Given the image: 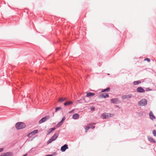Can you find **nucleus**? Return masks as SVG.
I'll return each instance as SVG.
<instances>
[{
	"label": "nucleus",
	"mask_w": 156,
	"mask_h": 156,
	"mask_svg": "<svg viewBox=\"0 0 156 156\" xmlns=\"http://www.w3.org/2000/svg\"><path fill=\"white\" fill-rule=\"evenodd\" d=\"M59 135V131H56L53 136L50 138L47 141V144H48L51 143L52 141L55 140L58 137Z\"/></svg>",
	"instance_id": "nucleus-1"
},
{
	"label": "nucleus",
	"mask_w": 156,
	"mask_h": 156,
	"mask_svg": "<svg viewBox=\"0 0 156 156\" xmlns=\"http://www.w3.org/2000/svg\"><path fill=\"white\" fill-rule=\"evenodd\" d=\"M26 124L23 122H19L15 124V127L18 129H20L25 128Z\"/></svg>",
	"instance_id": "nucleus-2"
},
{
	"label": "nucleus",
	"mask_w": 156,
	"mask_h": 156,
	"mask_svg": "<svg viewBox=\"0 0 156 156\" xmlns=\"http://www.w3.org/2000/svg\"><path fill=\"white\" fill-rule=\"evenodd\" d=\"M147 101L146 99H143L141 100L138 102V104L141 106H144L147 105Z\"/></svg>",
	"instance_id": "nucleus-3"
},
{
	"label": "nucleus",
	"mask_w": 156,
	"mask_h": 156,
	"mask_svg": "<svg viewBox=\"0 0 156 156\" xmlns=\"http://www.w3.org/2000/svg\"><path fill=\"white\" fill-rule=\"evenodd\" d=\"M110 101L111 103L114 104H117L121 102L117 98H112L111 99Z\"/></svg>",
	"instance_id": "nucleus-4"
},
{
	"label": "nucleus",
	"mask_w": 156,
	"mask_h": 156,
	"mask_svg": "<svg viewBox=\"0 0 156 156\" xmlns=\"http://www.w3.org/2000/svg\"><path fill=\"white\" fill-rule=\"evenodd\" d=\"M50 118V116L48 115V116H45L42 118L39 122V124H40L43 122H45L48 119H49Z\"/></svg>",
	"instance_id": "nucleus-5"
},
{
	"label": "nucleus",
	"mask_w": 156,
	"mask_h": 156,
	"mask_svg": "<svg viewBox=\"0 0 156 156\" xmlns=\"http://www.w3.org/2000/svg\"><path fill=\"white\" fill-rule=\"evenodd\" d=\"M110 114H108L107 113H104L102 114L101 115V117L103 119H108L110 117Z\"/></svg>",
	"instance_id": "nucleus-6"
},
{
	"label": "nucleus",
	"mask_w": 156,
	"mask_h": 156,
	"mask_svg": "<svg viewBox=\"0 0 156 156\" xmlns=\"http://www.w3.org/2000/svg\"><path fill=\"white\" fill-rule=\"evenodd\" d=\"M13 153L10 152H8L6 153H4L3 154L1 155L0 156H13Z\"/></svg>",
	"instance_id": "nucleus-7"
},
{
	"label": "nucleus",
	"mask_w": 156,
	"mask_h": 156,
	"mask_svg": "<svg viewBox=\"0 0 156 156\" xmlns=\"http://www.w3.org/2000/svg\"><path fill=\"white\" fill-rule=\"evenodd\" d=\"M68 148V145L66 144H65L61 147V151L62 152H64Z\"/></svg>",
	"instance_id": "nucleus-8"
},
{
	"label": "nucleus",
	"mask_w": 156,
	"mask_h": 156,
	"mask_svg": "<svg viewBox=\"0 0 156 156\" xmlns=\"http://www.w3.org/2000/svg\"><path fill=\"white\" fill-rule=\"evenodd\" d=\"M132 96V94H129L127 95H123L122 97V100L130 98Z\"/></svg>",
	"instance_id": "nucleus-9"
},
{
	"label": "nucleus",
	"mask_w": 156,
	"mask_h": 156,
	"mask_svg": "<svg viewBox=\"0 0 156 156\" xmlns=\"http://www.w3.org/2000/svg\"><path fill=\"white\" fill-rule=\"evenodd\" d=\"M65 119V117H63L62 120L56 125V127L57 128H58L60 126H61Z\"/></svg>",
	"instance_id": "nucleus-10"
},
{
	"label": "nucleus",
	"mask_w": 156,
	"mask_h": 156,
	"mask_svg": "<svg viewBox=\"0 0 156 156\" xmlns=\"http://www.w3.org/2000/svg\"><path fill=\"white\" fill-rule=\"evenodd\" d=\"M136 91L137 92L139 93H144L145 91V90L141 87H138L136 89Z\"/></svg>",
	"instance_id": "nucleus-11"
},
{
	"label": "nucleus",
	"mask_w": 156,
	"mask_h": 156,
	"mask_svg": "<svg viewBox=\"0 0 156 156\" xmlns=\"http://www.w3.org/2000/svg\"><path fill=\"white\" fill-rule=\"evenodd\" d=\"M100 98H107L109 97V95L108 94L104 93L102 94L99 95Z\"/></svg>",
	"instance_id": "nucleus-12"
},
{
	"label": "nucleus",
	"mask_w": 156,
	"mask_h": 156,
	"mask_svg": "<svg viewBox=\"0 0 156 156\" xmlns=\"http://www.w3.org/2000/svg\"><path fill=\"white\" fill-rule=\"evenodd\" d=\"M149 116L150 118L152 120H153L155 119V116L154 115L151 111H150V112Z\"/></svg>",
	"instance_id": "nucleus-13"
},
{
	"label": "nucleus",
	"mask_w": 156,
	"mask_h": 156,
	"mask_svg": "<svg viewBox=\"0 0 156 156\" xmlns=\"http://www.w3.org/2000/svg\"><path fill=\"white\" fill-rule=\"evenodd\" d=\"M79 115L77 113L74 114L73 115V118L75 119H78L79 118Z\"/></svg>",
	"instance_id": "nucleus-14"
},
{
	"label": "nucleus",
	"mask_w": 156,
	"mask_h": 156,
	"mask_svg": "<svg viewBox=\"0 0 156 156\" xmlns=\"http://www.w3.org/2000/svg\"><path fill=\"white\" fill-rule=\"evenodd\" d=\"M73 102L72 101H67L66 102H65L64 104V105L65 106H66L68 105H71V104H73Z\"/></svg>",
	"instance_id": "nucleus-15"
},
{
	"label": "nucleus",
	"mask_w": 156,
	"mask_h": 156,
	"mask_svg": "<svg viewBox=\"0 0 156 156\" xmlns=\"http://www.w3.org/2000/svg\"><path fill=\"white\" fill-rule=\"evenodd\" d=\"M95 95V94L93 93L89 92L87 93L86 95V97H89L92 96H94Z\"/></svg>",
	"instance_id": "nucleus-16"
},
{
	"label": "nucleus",
	"mask_w": 156,
	"mask_h": 156,
	"mask_svg": "<svg viewBox=\"0 0 156 156\" xmlns=\"http://www.w3.org/2000/svg\"><path fill=\"white\" fill-rule=\"evenodd\" d=\"M148 140L151 143H156L155 141L152 137H149L148 138Z\"/></svg>",
	"instance_id": "nucleus-17"
},
{
	"label": "nucleus",
	"mask_w": 156,
	"mask_h": 156,
	"mask_svg": "<svg viewBox=\"0 0 156 156\" xmlns=\"http://www.w3.org/2000/svg\"><path fill=\"white\" fill-rule=\"evenodd\" d=\"M110 88L109 87H108L106 89H103L102 90L101 92H108L109 91Z\"/></svg>",
	"instance_id": "nucleus-18"
},
{
	"label": "nucleus",
	"mask_w": 156,
	"mask_h": 156,
	"mask_svg": "<svg viewBox=\"0 0 156 156\" xmlns=\"http://www.w3.org/2000/svg\"><path fill=\"white\" fill-rule=\"evenodd\" d=\"M38 132V130L37 129L34 130L32 132H30V134H31L32 135H33L37 133Z\"/></svg>",
	"instance_id": "nucleus-19"
},
{
	"label": "nucleus",
	"mask_w": 156,
	"mask_h": 156,
	"mask_svg": "<svg viewBox=\"0 0 156 156\" xmlns=\"http://www.w3.org/2000/svg\"><path fill=\"white\" fill-rule=\"evenodd\" d=\"M141 83V81L139 80L137 81H134L133 84L134 85H137Z\"/></svg>",
	"instance_id": "nucleus-20"
},
{
	"label": "nucleus",
	"mask_w": 156,
	"mask_h": 156,
	"mask_svg": "<svg viewBox=\"0 0 156 156\" xmlns=\"http://www.w3.org/2000/svg\"><path fill=\"white\" fill-rule=\"evenodd\" d=\"M56 128L55 127H53L51 128L49 130L50 131L48 132V133H49L55 130V129Z\"/></svg>",
	"instance_id": "nucleus-21"
},
{
	"label": "nucleus",
	"mask_w": 156,
	"mask_h": 156,
	"mask_svg": "<svg viewBox=\"0 0 156 156\" xmlns=\"http://www.w3.org/2000/svg\"><path fill=\"white\" fill-rule=\"evenodd\" d=\"M65 98H61L58 100V101L60 102H62L65 100Z\"/></svg>",
	"instance_id": "nucleus-22"
},
{
	"label": "nucleus",
	"mask_w": 156,
	"mask_h": 156,
	"mask_svg": "<svg viewBox=\"0 0 156 156\" xmlns=\"http://www.w3.org/2000/svg\"><path fill=\"white\" fill-rule=\"evenodd\" d=\"M62 109V108L61 107H58L56 108L55 110V112H56L58 110H59L60 109Z\"/></svg>",
	"instance_id": "nucleus-23"
},
{
	"label": "nucleus",
	"mask_w": 156,
	"mask_h": 156,
	"mask_svg": "<svg viewBox=\"0 0 156 156\" xmlns=\"http://www.w3.org/2000/svg\"><path fill=\"white\" fill-rule=\"evenodd\" d=\"M152 133L154 136H156V131L155 130H154L153 131Z\"/></svg>",
	"instance_id": "nucleus-24"
},
{
	"label": "nucleus",
	"mask_w": 156,
	"mask_h": 156,
	"mask_svg": "<svg viewBox=\"0 0 156 156\" xmlns=\"http://www.w3.org/2000/svg\"><path fill=\"white\" fill-rule=\"evenodd\" d=\"M95 126H94L92 125H90L89 127H88V129H89V128H91L92 129H93L94 128Z\"/></svg>",
	"instance_id": "nucleus-25"
},
{
	"label": "nucleus",
	"mask_w": 156,
	"mask_h": 156,
	"mask_svg": "<svg viewBox=\"0 0 156 156\" xmlns=\"http://www.w3.org/2000/svg\"><path fill=\"white\" fill-rule=\"evenodd\" d=\"M152 90V89L149 88H147L146 89L145 91H150Z\"/></svg>",
	"instance_id": "nucleus-26"
},
{
	"label": "nucleus",
	"mask_w": 156,
	"mask_h": 156,
	"mask_svg": "<svg viewBox=\"0 0 156 156\" xmlns=\"http://www.w3.org/2000/svg\"><path fill=\"white\" fill-rule=\"evenodd\" d=\"M144 60L145 61H147L148 62H150V59L149 58H145Z\"/></svg>",
	"instance_id": "nucleus-27"
},
{
	"label": "nucleus",
	"mask_w": 156,
	"mask_h": 156,
	"mask_svg": "<svg viewBox=\"0 0 156 156\" xmlns=\"http://www.w3.org/2000/svg\"><path fill=\"white\" fill-rule=\"evenodd\" d=\"M31 134H30V133L27 135V136L28 137H31L32 136Z\"/></svg>",
	"instance_id": "nucleus-28"
},
{
	"label": "nucleus",
	"mask_w": 156,
	"mask_h": 156,
	"mask_svg": "<svg viewBox=\"0 0 156 156\" xmlns=\"http://www.w3.org/2000/svg\"><path fill=\"white\" fill-rule=\"evenodd\" d=\"M95 109V108L94 107H92L91 108V111H93Z\"/></svg>",
	"instance_id": "nucleus-29"
},
{
	"label": "nucleus",
	"mask_w": 156,
	"mask_h": 156,
	"mask_svg": "<svg viewBox=\"0 0 156 156\" xmlns=\"http://www.w3.org/2000/svg\"><path fill=\"white\" fill-rule=\"evenodd\" d=\"M3 150V148H0V152L2 151Z\"/></svg>",
	"instance_id": "nucleus-30"
},
{
	"label": "nucleus",
	"mask_w": 156,
	"mask_h": 156,
	"mask_svg": "<svg viewBox=\"0 0 156 156\" xmlns=\"http://www.w3.org/2000/svg\"><path fill=\"white\" fill-rule=\"evenodd\" d=\"M45 156H53V155L52 154H48L46 155Z\"/></svg>",
	"instance_id": "nucleus-31"
},
{
	"label": "nucleus",
	"mask_w": 156,
	"mask_h": 156,
	"mask_svg": "<svg viewBox=\"0 0 156 156\" xmlns=\"http://www.w3.org/2000/svg\"><path fill=\"white\" fill-rule=\"evenodd\" d=\"M34 137H33L32 138V139H31V140H33V138H34Z\"/></svg>",
	"instance_id": "nucleus-32"
},
{
	"label": "nucleus",
	"mask_w": 156,
	"mask_h": 156,
	"mask_svg": "<svg viewBox=\"0 0 156 156\" xmlns=\"http://www.w3.org/2000/svg\"><path fill=\"white\" fill-rule=\"evenodd\" d=\"M73 111V110H72L70 112V113H71Z\"/></svg>",
	"instance_id": "nucleus-33"
},
{
	"label": "nucleus",
	"mask_w": 156,
	"mask_h": 156,
	"mask_svg": "<svg viewBox=\"0 0 156 156\" xmlns=\"http://www.w3.org/2000/svg\"><path fill=\"white\" fill-rule=\"evenodd\" d=\"M88 129V128H87V129H86V130H87Z\"/></svg>",
	"instance_id": "nucleus-34"
},
{
	"label": "nucleus",
	"mask_w": 156,
	"mask_h": 156,
	"mask_svg": "<svg viewBox=\"0 0 156 156\" xmlns=\"http://www.w3.org/2000/svg\"><path fill=\"white\" fill-rule=\"evenodd\" d=\"M108 75H110V74H109V73H108Z\"/></svg>",
	"instance_id": "nucleus-35"
},
{
	"label": "nucleus",
	"mask_w": 156,
	"mask_h": 156,
	"mask_svg": "<svg viewBox=\"0 0 156 156\" xmlns=\"http://www.w3.org/2000/svg\"><path fill=\"white\" fill-rule=\"evenodd\" d=\"M155 126L156 127V125H155Z\"/></svg>",
	"instance_id": "nucleus-36"
}]
</instances>
